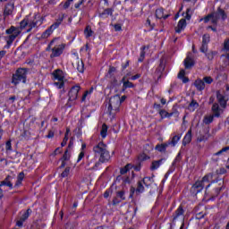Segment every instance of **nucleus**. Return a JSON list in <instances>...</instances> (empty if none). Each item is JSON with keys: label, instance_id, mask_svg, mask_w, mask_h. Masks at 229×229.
<instances>
[{"label": "nucleus", "instance_id": "dca6fc26", "mask_svg": "<svg viewBox=\"0 0 229 229\" xmlns=\"http://www.w3.org/2000/svg\"><path fill=\"white\" fill-rule=\"evenodd\" d=\"M191 140H192V131H188V132L185 134L182 144L183 146H187V144H190Z\"/></svg>", "mask_w": 229, "mask_h": 229}, {"label": "nucleus", "instance_id": "393cba45", "mask_svg": "<svg viewBox=\"0 0 229 229\" xmlns=\"http://www.w3.org/2000/svg\"><path fill=\"white\" fill-rule=\"evenodd\" d=\"M92 92H94V88H90L89 90H87L83 96H82V101H86L89 98H90Z\"/></svg>", "mask_w": 229, "mask_h": 229}, {"label": "nucleus", "instance_id": "20e7f679", "mask_svg": "<svg viewBox=\"0 0 229 229\" xmlns=\"http://www.w3.org/2000/svg\"><path fill=\"white\" fill-rule=\"evenodd\" d=\"M214 178V175L212 174H208L207 175H205L202 180L200 181H197L194 185L192 186V191H194L195 192H201V191H203V187H205V185L207 183H214V181H212Z\"/></svg>", "mask_w": 229, "mask_h": 229}, {"label": "nucleus", "instance_id": "79ce46f5", "mask_svg": "<svg viewBox=\"0 0 229 229\" xmlns=\"http://www.w3.org/2000/svg\"><path fill=\"white\" fill-rule=\"evenodd\" d=\"M69 173H71V168L67 167L65 168V170L62 173L61 176L63 178H65L67 176H69Z\"/></svg>", "mask_w": 229, "mask_h": 229}, {"label": "nucleus", "instance_id": "bf43d9fd", "mask_svg": "<svg viewBox=\"0 0 229 229\" xmlns=\"http://www.w3.org/2000/svg\"><path fill=\"white\" fill-rule=\"evenodd\" d=\"M124 101H126V96L120 97V105Z\"/></svg>", "mask_w": 229, "mask_h": 229}, {"label": "nucleus", "instance_id": "bb28decb", "mask_svg": "<svg viewBox=\"0 0 229 229\" xmlns=\"http://www.w3.org/2000/svg\"><path fill=\"white\" fill-rule=\"evenodd\" d=\"M198 106H199V104L196 101L192 100L188 106V110H190V112H194V110H196Z\"/></svg>", "mask_w": 229, "mask_h": 229}, {"label": "nucleus", "instance_id": "69168bd1", "mask_svg": "<svg viewBox=\"0 0 229 229\" xmlns=\"http://www.w3.org/2000/svg\"><path fill=\"white\" fill-rule=\"evenodd\" d=\"M53 137H55V134L53 132H50L48 135H47V138L48 139H53Z\"/></svg>", "mask_w": 229, "mask_h": 229}, {"label": "nucleus", "instance_id": "1a4fd4ad", "mask_svg": "<svg viewBox=\"0 0 229 229\" xmlns=\"http://www.w3.org/2000/svg\"><path fill=\"white\" fill-rule=\"evenodd\" d=\"M53 77L55 81L54 85H55L57 89H62V87H64V80H65V75H64V72L62 70H55L53 72Z\"/></svg>", "mask_w": 229, "mask_h": 229}, {"label": "nucleus", "instance_id": "72a5a7b5", "mask_svg": "<svg viewBox=\"0 0 229 229\" xmlns=\"http://www.w3.org/2000/svg\"><path fill=\"white\" fill-rule=\"evenodd\" d=\"M130 169H131V164H129V165H125L123 168H122L120 173H121V174H126V173H128V171H130Z\"/></svg>", "mask_w": 229, "mask_h": 229}, {"label": "nucleus", "instance_id": "ea45409f", "mask_svg": "<svg viewBox=\"0 0 229 229\" xmlns=\"http://www.w3.org/2000/svg\"><path fill=\"white\" fill-rule=\"evenodd\" d=\"M228 150H229V147H225L224 148H222L218 152L215 153V155L216 157H219V155H223V153H226V151H228Z\"/></svg>", "mask_w": 229, "mask_h": 229}, {"label": "nucleus", "instance_id": "338daca9", "mask_svg": "<svg viewBox=\"0 0 229 229\" xmlns=\"http://www.w3.org/2000/svg\"><path fill=\"white\" fill-rule=\"evenodd\" d=\"M61 151H62V150H61L60 148H56V149H55V155H58V153H61Z\"/></svg>", "mask_w": 229, "mask_h": 229}, {"label": "nucleus", "instance_id": "cd10ccee", "mask_svg": "<svg viewBox=\"0 0 229 229\" xmlns=\"http://www.w3.org/2000/svg\"><path fill=\"white\" fill-rule=\"evenodd\" d=\"M169 146V144L165 143V144H160L156 146L157 151H160V153L165 151V148Z\"/></svg>", "mask_w": 229, "mask_h": 229}, {"label": "nucleus", "instance_id": "a878e982", "mask_svg": "<svg viewBox=\"0 0 229 229\" xmlns=\"http://www.w3.org/2000/svg\"><path fill=\"white\" fill-rule=\"evenodd\" d=\"M178 78L182 81V83H187L189 81V79L185 77V70H181Z\"/></svg>", "mask_w": 229, "mask_h": 229}, {"label": "nucleus", "instance_id": "774afa93", "mask_svg": "<svg viewBox=\"0 0 229 229\" xmlns=\"http://www.w3.org/2000/svg\"><path fill=\"white\" fill-rule=\"evenodd\" d=\"M165 103H166L165 98H161V104L165 105Z\"/></svg>", "mask_w": 229, "mask_h": 229}, {"label": "nucleus", "instance_id": "423d86ee", "mask_svg": "<svg viewBox=\"0 0 229 229\" xmlns=\"http://www.w3.org/2000/svg\"><path fill=\"white\" fill-rule=\"evenodd\" d=\"M121 106V96L115 95L109 99V105L107 106V110L110 115L115 114V112H119V108Z\"/></svg>", "mask_w": 229, "mask_h": 229}, {"label": "nucleus", "instance_id": "052dcab7", "mask_svg": "<svg viewBox=\"0 0 229 229\" xmlns=\"http://www.w3.org/2000/svg\"><path fill=\"white\" fill-rule=\"evenodd\" d=\"M4 182H6V183H8V182H10L12 183V176L8 175V176L5 178Z\"/></svg>", "mask_w": 229, "mask_h": 229}, {"label": "nucleus", "instance_id": "de8ad7c7", "mask_svg": "<svg viewBox=\"0 0 229 229\" xmlns=\"http://www.w3.org/2000/svg\"><path fill=\"white\" fill-rule=\"evenodd\" d=\"M5 149L6 151H12V141H6Z\"/></svg>", "mask_w": 229, "mask_h": 229}, {"label": "nucleus", "instance_id": "5701e85b", "mask_svg": "<svg viewBox=\"0 0 229 229\" xmlns=\"http://www.w3.org/2000/svg\"><path fill=\"white\" fill-rule=\"evenodd\" d=\"M195 87L198 89V90H203L205 89V82L201 80H197L195 81Z\"/></svg>", "mask_w": 229, "mask_h": 229}, {"label": "nucleus", "instance_id": "e433bc0d", "mask_svg": "<svg viewBox=\"0 0 229 229\" xmlns=\"http://www.w3.org/2000/svg\"><path fill=\"white\" fill-rule=\"evenodd\" d=\"M22 180H24V173H20L16 185H21V183H22Z\"/></svg>", "mask_w": 229, "mask_h": 229}, {"label": "nucleus", "instance_id": "9d476101", "mask_svg": "<svg viewBox=\"0 0 229 229\" xmlns=\"http://www.w3.org/2000/svg\"><path fill=\"white\" fill-rule=\"evenodd\" d=\"M80 86H73L69 91V99L70 101H76L78 99V93L80 92Z\"/></svg>", "mask_w": 229, "mask_h": 229}, {"label": "nucleus", "instance_id": "4be33fe9", "mask_svg": "<svg viewBox=\"0 0 229 229\" xmlns=\"http://www.w3.org/2000/svg\"><path fill=\"white\" fill-rule=\"evenodd\" d=\"M107 133H108V126H106V124L104 123L102 125V129L100 131V135H101L102 139H106Z\"/></svg>", "mask_w": 229, "mask_h": 229}, {"label": "nucleus", "instance_id": "4d7b16f0", "mask_svg": "<svg viewBox=\"0 0 229 229\" xmlns=\"http://www.w3.org/2000/svg\"><path fill=\"white\" fill-rule=\"evenodd\" d=\"M23 224H24V220H22L21 218H20V220H18L16 223L17 226H22Z\"/></svg>", "mask_w": 229, "mask_h": 229}, {"label": "nucleus", "instance_id": "09e8293b", "mask_svg": "<svg viewBox=\"0 0 229 229\" xmlns=\"http://www.w3.org/2000/svg\"><path fill=\"white\" fill-rule=\"evenodd\" d=\"M214 81V80H212L211 77H205L204 78V83H208V85H210V83H212Z\"/></svg>", "mask_w": 229, "mask_h": 229}, {"label": "nucleus", "instance_id": "6ab92c4d", "mask_svg": "<svg viewBox=\"0 0 229 229\" xmlns=\"http://www.w3.org/2000/svg\"><path fill=\"white\" fill-rule=\"evenodd\" d=\"M180 139H182V134L175 135L172 138V140L168 144H171V146L174 147L178 144Z\"/></svg>", "mask_w": 229, "mask_h": 229}, {"label": "nucleus", "instance_id": "7ed1b4c3", "mask_svg": "<svg viewBox=\"0 0 229 229\" xmlns=\"http://www.w3.org/2000/svg\"><path fill=\"white\" fill-rule=\"evenodd\" d=\"M49 49H52V54L50 55L51 58H56L60 56L62 53H64V49H65V44L60 43V40L55 38L48 45L47 51H49Z\"/></svg>", "mask_w": 229, "mask_h": 229}, {"label": "nucleus", "instance_id": "603ef678", "mask_svg": "<svg viewBox=\"0 0 229 229\" xmlns=\"http://www.w3.org/2000/svg\"><path fill=\"white\" fill-rule=\"evenodd\" d=\"M83 157H85V152H83V150H81V153L79 154L77 162H80L83 158Z\"/></svg>", "mask_w": 229, "mask_h": 229}, {"label": "nucleus", "instance_id": "864d4df0", "mask_svg": "<svg viewBox=\"0 0 229 229\" xmlns=\"http://www.w3.org/2000/svg\"><path fill=\"white\" fill-rule=\"evenodd\" d=\"M183 214V208H179L177 210H176V216H182Z\"/></svg>", "mask_w": 229, "mask_h": 229}, {"label": "nucleus", "instance_id": "aec40b11", "mask_svg": "<svg viewBox=\"0 0 229 229\" xmlns=\"http://www.w3.org/2000/svg\"><path fill=\"white\" fill-rule=\"evenodd\" d=\"M56 30L53 28V25L50 26V28L48 30H47L45 32H43L42 34V38H47L48 37L51 36V33H53V31Z\"/></svg>", "mask_w": 229, "mask_h": 229}, {"label": "nucleus", "instance_id": "4c0bfd02", "mask_svg": "<svg viewBox=\"0 0 229 229\" xmlns=\"http://www.w3.org/2000/svg\"><path fill=\"white\" fill-rule=\"evenodd\" d=\"M210 42V36L205 34L202 38V44H208Z\"/></svg>", "mask_w": 229, "mask_h": 229}, {"label": "nucleus", "instance_id": "a19ab883", "mask_svg": "<svg viewBox=\"0 0 229 229\" xmlns=\"http://www.w3.org/2000/svg\"><path fill=\"white\" fill-rule=\"evenodd\" d=\"M60 6L62 8H64V10H67V8H69V6H71V2H68V0L64 3H61Z\"/></svg>", "mask_w": 229, "mask_h": 229}, {"label": "nucleus", "instance_id": "c9c22d12", "mask_svg": "<svg viewBox=\"0 0 229 229\" xmlns=\"http://www.w3.org/2000/svg\"><path fill=\"white\" fill-rule=\"evenodd\" d=\"M162 164V160H159V161H154L152 163V166H151V169L155 170V169H158L160 167Z\"/></svg>", "mask_w": 229, "mask_h": 229}, {"label": "nucleus", "instance_id": "5fc2aeb1", "mask_svg": "<svg viewBox=\"0 0 229 229\" xmlns=\"http://www.w3.org/2000/svg\"><path fill=\"white\" fill-rule=\"evenodd\" d=\"M123 27L121 26V24L114 25V31H121Z\"/></svg>", "mask_w": 229, "mask_h": 229}, {"label": "nucleus", "instance_id": "7c9ffc66", "mask_svg": "<svg viewBox=\"0 0 229 229\" xmlns=\"http://www.w3.org/2000/svg\"><path fill=\"white\" fill-rule=\"evenodd\" d=\"M64 14L61 17H59L57 21L54 24H52V28L56 30V28H58V26H60V24H62V22L64 21Z\"/></svg>", "mask_w": 229, "mask_h": 229}, {"label": "nucleus", "instance_id": "0e129e2a", "mask_svg": "<svg viewBox=\"0 0 229 229\" xmlns=\"http://www.w3.org/2000/svg\"><path fill=\"white\" fill-rule=\"evenodd\" d=\"M81 4H83V0H81L80 3L75 4V8H80V6H81Z\"/></svg>", "mask_w": 229, "mask_h": 229}, {"label": "nucleus", "instance_id": "680f3d73", "mask_svg": "<svg viewBox=\"0 0 229 229\" xmlns=\"http://www.w3.org/2000/svg\"><path fill=\"white\" fill-rule=\"evenodd\" d=\"M5 55H6V51H4V50L0 51V60H1V58H3V56H4Z\"/></svg>", "mask_w": 229, "mask_h": 229}, {"label": "nucleus", "instance_id": "8fccbe9b", "mask_svg": "<svg viewBox=\"0 0 229 229\" xmlns=\"http://www.w3.org/2000/svg\"><path fill=\"white\" fill-rule=\"evenodd\" d=\"M208 47H207V44L202 43V47H200L201 53H207V50Z\"/></svg>", "mask_w": 229, "mask_h": 229}, {"label": "nucleus", "instance_id": "f8f14e48", "mask_svg": "<svg viewBox=\"0 0 229 229\" xmlns=\"http://www.w3.org/2000/svg\"><path fill=\"white\" fill-rule=\"evenodd\" d=\"M128 76H130V73H127L123 79H122V83H123V91L126 90V89H133L135 85L133 83L130 82L128 81Z\"/></svg>", "mask_w": 229, "mask_h": 229}, {"label": "nucleus", "instance_id": "473e14b6", "mask_svg": "<svg viewBox=\"0 0 229 229\" xmlns=\"http://www.w3.org/2000/svg\"><path fill=\"white\" fill-rule=\"evenodd\" d=\"M159 115H161L162 119H165V118H167V117H171V115H173V114H169V113H167V111H165V110H161V111L159 112Z\"/></svg>", "mask_w": 229, "mask_h": 229}, {"label": "nucleus", "instance_id": "c756f323", "mask_svg": "<svg viewBox=\"0 0 229 229\" xmlns=\"http://www.w3.org/2000/svg\"><path fill=\"white\" fill-rule=\"evenodd\" d=\"M141 182L146 185V187H149V185H151V183H153V178L151 177H145Z\"/></svg>", "mask_w": 229, "mask_h": 229}, {"label": "nucleus", "instance_id": "a211bd4d", "mask_svg": "<svg viewBox=\"0 0 229 229\" xmlns=\"http://www.w3.org/2000/svg\"><path fill=\"white\" fill-rule=\"evenodd\" d=\"M13 4L10 3L8 4L6 6H5V9H4V15H12L13 12Z\"/></svg>", "mask_w": 229, "mask_h": 229}, {"label": "nucleus", "instance_id": "49530a36", "mask_svg": "<svg viewBox=\"0 0 229 229\" xmlns=\"http://www.w3.org/2000/svg\"><path fill=\"white\" fill-rule=\"evenodd\" d=\"M108 15H112V9H106L102 13V16L108 17Z\"/></svg>", "mask_w": 229, "mask_h": 229}, {"label": "nucleus", "instance_id": "9b49d317", "mask_svg": "<svg viewBox=\"0 0 229 229\" xmlns=\"http://www.w3.org/2000/svg\"><path fill=\"white\" fill-rule=\"evenodd\" d=\"M144 183L142 182H138V187L135 190V188L131 187V198H133V194H142L144 192Z\"/></svg>", "mask_w": 229, "mask_h": 229}, {"label": "nucleus", "instance_id": "13d9d810", "mask_svg": "<svg viewBox=\"0 0 229 229\" xmlns=\"http://www.w3.org/2000/svg\"><path fill=\"white\" fill-rule=\"evenodd\" d=\"M139 78H140V74H136V75L132 76L131 78V80H132L134 81L135 80H139Z\"/></svg>", "mask_w": 229, "mask_h": 229}, {"label": "nucleus", "instance_id": "b1692460", "mask_svg": "<svg viewBox=\"0 0 229 229\" xmlns=\"http://www.w3.org/2000/svg\"><path fill=\"white\" fill-rule=\"evenodd\" d=\"M92 92H94V88H90L89 90H87L83 96H82V101H86L89 98H90Z\"/></svg>", "mask_w": 229, "mask_h": 229}, {"label": "nucleus", "instance_id": "f03ea898", "mask_svg": "<svg viewBox=\"0 0 229 229\" xmlns=\"http://www.w3.org/2000/svg\"><path fill=\"white\" fill-rule=\"evenodd\" d=\"M93 151L95 153V157H98L99 162H108L110 160V152L106 148V145L103 142H99L95 147H93Z\"/></svg>", "mask_w": 229, "mask_h": 229}, {"label": "nucleus", "instance_id": "a18cd8bd", "mask_svg": "<svg viewBox=\"0 0 229 229\" xmlns=\"http://www.w3.org/2000/svg\"><path fill=\"white\" fill-rule=\"evenodd\" d=\"M3 185H6L7 187H10V189L13 187V184H12L10 182H6V181H3L0 182V187H3Z\"/></svg>", "mask_w": 229, "mask_h": 229}, {"label": "nucleus", "instance_id": "f3484780", "mask_svg": "<svg viewBox=\"0 0 229 229\" xmlns=\"http://www.w3.org/2000/svg\"><path fill=\"white\" fill-rule=\"evenodd\" d=\"M156 17L157 19H167V17H169V14H165L164 9L160 8L156 10Z\"/></svg>", "mask_w": 229, "mask_h": 229}, {"label": "nucleus", "instance_id": "6e6552de", "mask_svg": "<svg viewBox=\"0 0 229 229\" xmlns=\"http://www.w3.org/2000/svg\"><path fill=\"white\" fill-rule=\"evenodd\" d=\"M28 71L24 68H20L17 70L16 73L13 77V83L18 85V83H26V74Z\"/></svg>", "mask_w": 229, "mask_h": 229}, {"label": "nucleus", "instance_id": "2f4dec72", "mask_svg": "<svg viewBox=\"0 0 229 229\" xmlns=\"http://www.w3.org/2000/svg\"><path fill=\"white\" fill-rule=\"evenodd\" d=\"M77 71H79V72H83V71H85V66L83 65V61L77 62Z\"/></svg>", "mask_w": 229, "mask_h": 229}, {"label": "nucleus", "instance_id": "0eeeda50", "mask_svg": "<svg viewBox=\"0 0 229 229\" xmlns=\"http://www.w3.org/2000/svg\"><path fill=\"white\" fill-rule=\"evenodd\" d=\"M6 33L7 35H9V37L5 38V41L7 42L8 47H10V46H12L15 38H17V37H19V35L21 34V30L15 27H11L6 30Z\"/></svg>", "mask_w": 229, "mask_h": 229}, {"label": "nucleus", "instance_id": "6e6d98bb", "mask_svg": "<svg viewBox=\"0 0 229 229\" xmlns=\"http://www.w3.org/2000/svg\"><path fill=\"white\" fill-rule=\"evenodd\" d=\"M110 194H112V191H110V190L106 191L104 193V198H108V196H110Z\"/></svg>", "mask_w": 229, "mask_h": 229}, {"label": "nucleus", "instance_id": "ddd939ff", "mask_svg": "<svg viewBox=\"0 0 229 229\" xmlns=\"http://www.w3.org/2000/svg\"><path fill=\"white\" fill-rule=\"evenodd\" d=\"M26 26L29 28L28 31H30L32 28H35L37 26V23L33 21H30L28 18H25L21 23L20 28L23 29L26 28Z\"/></svg>", "mask_w": 229, "mask_h": 229}, {"label": "nucleus", "instance_id": "c03bdc74", "mask_svg": "<svg viewBox=\"0 0 229 229\" xmlns=\"http://www.w3.org/2000/svg\"><path fill=\"white\" fill-rule=\"evenodd\" d=\"M149 157H148V155H146L145 153L140 154L139 156V160H140L141 162L144 160H148Z\"/></svg>", "mask_w": 229, "mask_h": 229}, {"label": "nucleus", "instance_id": "c85d7f7f", "mask_svg": "<svg viewBox=\"0 0 229 229\" xmlns=\"http://www.w3.org/2000/svg\"><path fill=\"white\" fill-rule=\"evenodd\" d=\"M214 121V115L212 114H208L204 117L203 123L204 124H210Z\"/></svg>", "mask_w": 229, "mask_h": 229}, {"label": "nucleus", "instance_id": "39448f33", "mask_svg": "<svg viewBox=\"0 0 229 229\" xmlns=\"http://www.w3.org/2000/svg\"><path fill=\"white\" fill-rule=\"evenodd\" d=\"M219 17H222V19L226 18V14L225 13V11L221 8H219L216 13H213L212 14H209L205 18L200 19L199 22H201V21H204V22H212V24H217V21H219Z\"/></svg>", "mask_w": 229, "mask_h": 229}, {"label": "nucleus", "instance_id": "3c124183", "mask_svg": "<svg viewBox=\"0 0 229 229\" xmlns=\"http://www.w3.org/2000/svg\"><path fill=\"white\" fill-rule=\"evenodd\" d=\"M71 157V155H69V151L66 150L63 156V159L64 160H69V157Z\"/></svg>", "mask_w": 229, "mask_h": 229}, {"label": "nucleus", "instance_id": "4468645a", "mask_svg": "<svg viewBox=\"0 0 229 229\" xmlns=\"http://www.w3.org/2000/svg\"><path fill=\"white\" fill-rule=\"evenodd\" d=\"M187 27V21L185 19H181L177 24V27L175 28L176 33H182L183 30Z\"/></svg>", "mask_w": 229, "mask_h": 229}, {"label": "nucleus", "instance_id": "58836bf2", "mask_svg": "<svg viewBox=\"0 0 229 229\" xmlns=\"http://www.w3.org/2000/svg\"><path fill=\"white\" fill-rule=\"evenodd\" d=\"M216 55V52L214 51H210L208 54H206V56L208 58V60H214V55Z\"/></svg>", "mask_w": 229, "mask_h": 229}, {"label": "nucleus", "instance_id": "f257e3e1", "mask_svg": "<svg viewBox=\"0 0 229 229\" xmlns=\"http://www.w3.org/2000/svg\"><path fill=\"white\" fill-rule=\"evenodd\" d=\"M216 99L220 104L221 107L218 104H214L212 106V112L215 117H219V115H221V114L223 113V109L226 108V102L228 101V98L225 96V92L217 91Z\"/></svg>", "mask_w": 229, "mask_h": 229}, {"label": "nucleus", "instance_id": "2eb2a0df", "mask_svg": "<svg viewBox=\"0 0 229 229\" xmlns=\"http://www.w3.org/2000/svg\"><path fill=\"white\" fill-rule=\"evenodd\" d=\"M192 65H194V61L192 60L191 54H189L184 60V66L186 69H191V67H192Z\"/></svg>", "mask_w": 229, "mask_h": 229}, {"label": "nucleus", "instance_id": "412c9836", "mask_svg": "<svg viewBox=\"0 0 229 229\" xmlns=\"http://www.w3.org/2000/svg\"><path fill=\"white\" fill-rule=\"evenodd\" d=\"M84 35L86 38H90V37L94 35V31H92V29L90 28V26L86 27V29L84 30Z\"/></svg>", "mask_w": 229, "mask_h": 229}, {"label": "nucleus", "instance_id": "e2e57ef3", "mask_svg": "<svg viewBox=\"0 0 229 229\" xmlns=\"http://www.w3.org/2000/svg\"><path fill=\"white\" fill-rule=\"evenodd\" d=\"M144 56H145V53H144V50H142V51H141V54H140V62H142V60H144Z\"/></svg>", "mask_w": 229, "mask_h": 229}, {"label": "nucleus", "instance_id": "f704fd0d", "mask_svg": "<svg viewBox=\"0 0 229 229\" xmlns=\"http://www.w3.org/2000/svg\"><path fill=\"white\" fill-rule=\"evenodd\" d=\"M31 213V210L28 209L27 211H25L21 216V219L22 221H26V219H28L30 217V214Z\"/></svg>", "mask_w": 229, "mask_h": 229}, {"label": "nucleus", "instance_id": "37998d69", "mask_svg": "<svg viewBox=\"0 0 229 229\" xmlns=\"http://www.w3.org/2000/svg\"><path fill=\"white\" fill-rule=\"evenodd\" d=\"M223 51H229V39L225 40Z\"/></svg>", "mask_w": 229, "mask_h": 229}]
</instances>
